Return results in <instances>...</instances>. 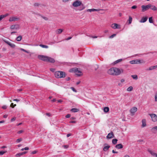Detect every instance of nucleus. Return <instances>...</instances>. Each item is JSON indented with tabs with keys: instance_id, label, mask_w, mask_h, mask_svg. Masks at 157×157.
<instances>
[{
	"instance_id": "obj_13",
	"label": "nucleus",
	"mask_w": 157,
	"mask_h": 157,
	"mask_svg": "<svg viewBox=\"0 0 157 157\" xmlns=\"http://www.w3.org/2000/svg\"><path fill=\"white\" fill-rule=\"evenodd\" d=\"M5 42L7 44H8L12 48H14L16 46L14 44H12L9 41H5Z\"/></svg>"
},
{
	"instance_id": "obj_3",
	"label": "nucleus",
	"mask_w": 157,
	"mask_h": 157,
	"mask_svg": "<svg viewBox=\"0 0 157 157\" xmlns=\"http://www.w3.org/2000/svg\"><path fill=\"white\" fill-rule=\"evenodd\" d=\"M55 77L57 78H61L65 77L66 74L64 71H59L55 72Z\"/></svg>"
},
{
	"instance_id": "obj_47",
	"label": "nucleus",
	"mask_w": 157,
	"mask_h": 157,
	"mask_svg": "<svg viewBox=\"0 0 157 157\" xmlns=\"http://www.w3.org/2000/svg\"><path fill=\"white\" fill-rule=\"evenodd\" d=\"M71 89L72 90L75 92H76L77 91L73 87H71Z\"/></svg>"
},
{
	"instance_id": "obj_38",
	"label": "nucleus",
	"mask_w": 157,
	"mask_h": 157,
	"mask_svg": "<svg viewBox=\"0 0 157 157\" xmlns=\"http://www.w3.org/2000/svg\"><path fill=\"white\" fill-rule=\"evenodd\" d=\"M22 155V152H21L20 153L17 154H16V156L17 157H20Z\"/></svg>"
},
{
	"instance_id": "obj_4",
	"label": "nucleus",
	"mask_w": 157,
	"mask_h": 157,
	"mask_svg": "<svg viewBox=\"0 0 157 157\" xmlns=\"http://www.w3.org/2000/svg\"><path fill=\"white\" fill-rule=\"evenodd\" d=\"M144 62L143 60H141L140 59H135L130 61V63L132 64L141 63Z\"/></svg>"
},
{
	"instance_id": "obj_20",
	"label": "nucleus",
	"mask_w": 157,
	"mask_h": 157,
	"mask_svg": "<svg viewBox=\"0 0 157 157\" xmlns=\"http://www.w3.org/2000/svg\"><path fill=\"white\" fill-rule=\"evenodd\" d=\"M77 70V68H72L71 69H70L69 70V72H76Z\"/></svg>"
},
{
	"instance_id": "obj_58",
	"label": "nucleus",
	"mask_w": 157,
	"mask_h": 157,
	"mask_svg": "<svg viewBox=\"0 0 157 157\" xmlns=\"http://www.w3.org/2000/svg\"><path fill=\"white\" fill-rule=\"evenodd\" d=\"M63 147L65 148H67L68 147V146L67 145H64L63 146Z\"/></svg>"
},
{
	"instance_id": "obj_48",
	"label": "nucleus",
	"mask_w": 157,
	"mask_h": 157,
	"mask_svg": "<svg viewBox=\"0 0 157 157\" xmlns=\"http://www.w3.org/2000/svg\"><path fill=\"white\" fill-rule=\"evenodd\" d=\"M137 7V6H136L134 5V6H132L131 7V8L132 9H135Z\"/></svg>"
},
{
	"instance_id": "obj_37",
	"label": "nucleus",
	"mask_w": 157,
	"mask_h": 157,
	"mask_svg": "<svg viewBox=\"0 0 157 157\" xmlns=\"http://www.w3.org/2000/svg\"><path fill=\"white\" fill-rule=\"evenodd\" d=\"M22 140V139L21 138L18 139L16 141V142L17 143H19Z\"/></svg>"
},
{
	"instance_id": "obj_19",
	"label": "nucleus",
	"mask_w": 157,
	"mask_h": 157,
	"mask_svg": "<svg viewBox=\"0 0 157 157\" xmlns=\"http://www.w3.org/2000/svg\"><path fill=\"white\" fill-rule=\"evenodd\" d=\"M79 110L78 109L74 108L71 109L70 111L72 112L75 113L79 111Z\"/></svg>"
},
{
	"instance_id": "obj_45",
	"label": "nucleus",
	"mask_w": 157,
	"mask_h": 157,
	"mask_svg": "<svg viewBox=\"0 0 157 157\" xmlns=\"http://www.w3.org/2000/svg\"><path fill=\"white\" fill-rule=\"evenodd\" d=\"M23 132H24V131L23 130H20L18 131L17 133L20 134H21V133H22Z\"/></svg>"
},
{
	"instance_id": "obj_5",
	"label": "nucleus",
	"mask_w": 157,
	"mask_h": 157,
	"mask_svg": "<svg viewBox=\"0 0 157 157\" xmlns=\"http://www.w3.org/2000/svg\"><path fill=\"white\" fill-rule=\"evenodd\" d=\"M38 57L39 59L45 62L47 61L48 59V56L43 55H39Z\"/></svg>"
},
{
	"instance_id": "obj_54",
	"label": "nucleus",
	"mask_w": 157,
	"mask_h": 157,
	"mask_svg": "<svg viewBox=\"0 0 157 157\" xmlns=\"http://www.w3.org/2000/svg\"><path fill=\"white\" fill-rule=\"evenodd\" d=\"M37 152V151H32L31 153V154H35Z\"/></svg>"
},
{
	"instance_id": "obj_50",
	"label": "nucleus",
	"mask_w": 157,
	"mask_h": 157,
	"mask_svg": "<svg viewBox=\"0 0 157 157\" xmlns=\"http://www.w3.org/2000/svg\"><path fill=\"white\" fill-rule=\"evenodd\" d=\"M15 120H16V118L15 117H13V118H11V122H13V121H15Z\"/></svg>"
},
{
	"instance_id": "obj_57",
	"label": "nucleus",
	"mask_w": 157,
	"mask_h": 157,
	"mask_svg": "<svg viewBox=\"0 0 157 157\" xmlns=\"http://www.w3.org/2000/svg\"><path fill=\"white\" fill-rule=\"evenodd\" d=\"M56 98H55V99H53L52 100H51V101L52 102H55L56 101Z\"/></svg>"
},
{
	"instance_id": "obj_34",
	"label": "nucleus",
	"mask_w": 157,
	"mask_h": 157,
	"mask_svg": "<svg viewBox=\"0 0 157 157\" xmlns=\"http://www.w3.org/2000/svg\"><path fill=\"white\" fill-rule=\"evenodd\" d=\"M133 90V87L132 86H130L129 87H128L127 89V90L128 91H132Z\"/></svg>"
},
{
	"instance_id": "obj_59",
	"label": "nucleus",
	"mask_w": 157,
	"mask_h": 157,
	"mask_svg": "<svg viewBox=\"0 0 157 157\" xmlns=\"http://www.w3.org/2000/svg\"><path fill=\"white\" fill-rule=\"evenodd\" d=\"M70 119L72 120H75L76 119V118L75 117H72Z\"/></svg>"
},
{
	"instance_id": "obj_49",
	"label": "nucleus",
	"mask_w": 157,
	"mask_h": 157,
	"mask_svg": "<svg viewBox=\"0 0 157 157\" xmlns=\"http://www.w3.org/2000/svg\"><path fill=\"white\" fill-rule=\"evenodd\" d=\"M76 122V121H70V123H75Z\"/></svg>"
},
{
	"instance_id": "obj_1",
	"label": "nucleus",
	"mask_w": 157,
	"mask_h": 157,
	"mask_svg": "<svg viewBox=\"0 0 157 157\" xmlns=\"http://www.w3.org/2000/svg\"><path fill=\"white\" fill-rule=\"evenodd\" d=\"M122 69H119L117 67H112L108 71V73L110 75H118L123 73Z\"/></svg>"
},
{
	"instance_id": "obj_61",
	"label": "nucleus",
	"mask_w": 157,
	"mask_h": 157,
	"mask_svg": "<svg viewBox=\"0 0 157 157\" xmlns=\"http://www.w3.org/2000/svg\"><path fill=\"white\" fill-rule=\"evenodd\" d=\"M46 115L49 117H50L51 116V114L49 113H46Z\"/></svg>"
},
{
	"instance_id": "obj_11",
	"label": "nucleus",
	"mask_w": 157,
	"mask_h": 157,
	"mask_svg": "<svg viewBox=\"0 0 157 157\" xmlns=\"http://www.w3.org/2000/svg\"><path fill=\"white\" fill-rule=\"evenodd\" d=\"M114 137V135L113 132H111L109 133L107 136H106V138L107 139H111L113 137Z\"/></svg>"
},
{
	"instance_id": "obj_26",
	"label": "nucleus",
	"mask_w": 157,
	"mask_h": 157,
	"mask_svg": "<svg viewBox=\"0 0 157 157\" xmlns=\"http://www.w3.org/2000/svg\"><path fill=\"white\" fill-rule=\"evenodd\" d=\"M7 15L8 14H7L5 15H0V21H1L3 18L7 16Z\"/></svg>"
},
{
	"instance_id": "obj_22",
	"label": "nucleus",
	"mask_w": 157,
	"mask_h": 157,
	"mask_svg": "<svg viewBox=\"0 0 157 157\" xmlns=\"http://www.w3.org/2000/svg\"><path fill=\"white\" fill-rule=\"evenodd\" d=\"M148 151L153 156L156 157L157 154L154 153V152L150 150H148Z\"/></svg>"
},
{
	"instance_id": "obj_56",
	"label": "nucleus",
	"mask_w": 157,
	"mask_h": 157,
	"mask_svg": "<svg viewBox=\"0 0 157 157\" xmlns=\"http://www.w3.org/2000/svg\"><path fill=\"white\" fill-rule=\"evenodd\" d=\"M2 108L4 109H6L7 108V106L6 105H3L2 107Z\"/></svg>"
},
{
	"instance_id": "obj_7",
	"label": "nucleus",
	"mask_w": 157,
	"mask_h": 157,
	"mask_svg": "<svg viewBox=\"0 0 157 157\" xmlns=\"http://www.w3.org/2000/svg\"><path fill=\"white\" fill-rule=\"evenodd\" d=\"M151 117L152 120L154 122L157 121V116L155 114H149Z\"/></svg>"
},
{
	"instance_id": "obj_8",
	"label": "nucleus",
	"mask_w": 157,
	"mask_h": 157,
	"mask_svg": "<svg viewBox=\"0 0 157 157\" xmlns=\"http://www.w3.org/2000/svg\"><path fill=\"white\" fill-rule=\"evenodd\" d=\"M137 110V108L136 107H134L132 108L130 110V112L132 114V115H133L135 112H136Z\"/></svg>"
},
{
	"instance_id": "obj_10",
	"label": "nucleus",
	"mask_w": 157,
	"mask_h": 157,
	"mask_svg": "<svg viewBox=\"0 0 157 157\" xmlns=\"http://www.w3.org/2000/svg\"><path fill=\"white\" fill-rule=\"evenodd\" d=\"M10 29H18L19 28V25H12L10 27Z\"/></svg>"
},
{
	"instance_id": "obj_41",
	"label": "nucleus",
	"mask_w": 157,
	"mask_h": 157,
	"mask_svg": "<svg viewBox=\"0 0 157 157\" xmlns=\"http://www.w3.org/2000/svg\"><path fill=\"white\" fill-rule=\"evenodd\" d=\"M16 104H14V105L13 104V103H11V105H10V106L12 108H14V107L15 106H16Z\"/></svg>"
},
{
	"instance_id": "obj_17",
	"label": "nucleus",
	"mask_w": 157,
	"mask_h": 157,
	"mask_svg": "<svg viewBox=\"0 0 157 157\" xmlns=\"http://www.w3.org/2000/svg\"><path fill=\"white\" fill-rule=\"evenodd\" d=\"M76 72H75V73L76 75H77L79 76H81L82 75V72L81 71L78 70V69L77 68V70Z\"/></svg>"
},
{
	"instance_id": "obj_9",
	"label": "nucleus",
	"mask_w": 157,
	"mask_h": 157,
	"mask_svg": "<svg viewBox=\"0 0 157 157\" xmlns=\"http://www.w3.org/2000/svg\"><path fill=\"white\" fill-rule=\"evenodd\" d=\"M111 27L114 29H120V25L116 23H113L112 24Z\"/></svg>"
},
{
	"instance_id": "obj_32",
	"label": "nucleus",
	"mask_w": 157,
	"mask_h": 157,
	"mask_svg": "<svg viewBox=\"0 0 157 157\" xmlns=\"http://www.w3.org/2000/svg\"><path fill=\"white\" fill-rule=\"evenodd\" d=\"M117 140L116 139H113L112 140V143L113 144H116L117 143Z\"/></svg>"
},
{
	"instance_id": "obj_44",
	"label": "nucleus",
	"mask_w": 157,
	"mask_h": 157,
	"mask_svg": "<svg viewBox=\"0 0 157 157\" xmlns=\"http://www.w3.org/2000/svg\"><path fill=\"white\" fill-rule=\"evenodd\" d=\"M104 10V9H95V11H99L100 10Z\"/></svg>"
},
{
	"instance_id": "obj_15",
	"label": "nucleus",
	"mask_w": 157,
	"mask_h": 157,
	"mask_svg": "<svg viewBox=\"0 0 157 157\" xmlns=\"http://www.w3.org/2000/svg\"><path fill=\"white\" fill-rule=\"evenodd\" d=\"M148 18L147 17H144L142 18L140 21L141 23H144L147 20Z\"/></svg>"
},
{
	"instance_id": "obj_62",
	"label": "nucleus",
	"mask_w": 157,
	"mask_h": 157,
	"mask_svg": "<svg viewBox=\"0 0 157 157\" xmlns=\"http://www.w3.org/2000/svg\"><path fill=\"white\" fill-rule=\"evenodd\" d=\"M112 152L113 153H117L118 152L117 151H114V150H113L112 151Z\"/></svg>"
},
{
	"instance_id": "obj_51",
	"label": "nucleus",
	"mask_w": 157,
	"mask_h": 157,
	"mask_svg": "<svg viewBox=\"0 0 157 157\" xmlns=\"http://www.w3.org/2000/svg\"><path fill=\"white\" fill-rule=\"evenodd\" d=\"M153 69H154V68L153 67V66H152L150 67L148 70H151Z\"/></svg>"
},
{
	"instance_id": "obj_14",
	"label": "nucleus",
	"mask_w": 157,
	"mask_h": 157,
	"mask_svg": "<svg viewBox=\"0 0 157 157\" xmlns=\"http://www.w3.org/2000/svg\"><path fill=\"white\" fill-rule=\"evenodd\" d=\"M107 144H104V145L105 146L104 147L103 150L105 151H107L110 147L109 145L107 146Z\"/></svg>"
},
{
	"instance_id": "obj_36",
	"label": "nucleus",
	"mask_w": 157,
	"mask_h": 157,
	"mask_svg": "<svg viewBox=\"0 0 157 157\" xmlns=\"http://www.w3.org/2000/svg\"><path fill=\"white\" fill-rule=\"evenodd\" d=\"M149 22L150 23H153V22L152 17H151L149 18Z\"/></svg>"
},
{
	"instance_id": "obj_60",
	"label": "nucleus",
	"mask_w": 157,
	"mask_h": 157,
	"mask_svg": "<svg viewBox=\"0 0 157 157\" xmlns=\"http://www.w3.org/2000/svg\"><path fill=\"white\" fill-rule=\"evenodd\" d=\"M25 150H28L29 149V148L28 147H26L24 148Z\"/></svg>"
},
{
	"instance_id": "obj_2",
	"label": "nucleus",
	"mask_w": 157,
	"mask_h": 157,
	"mask_svg": "<svg viewBox=\"0 0 157 157\" xmlns=\"http://www.w3.org/2000/svg\"><path fill=\"white\" fill-rule=\"evenodd\" d=\"M72 6L74 7H77L80 6V7L78 10L81 11L84 10L85 7L84 5L82 3V1L78 0H76L75 1L72 3Z\"/></svg>"
},
{
	"instance_id": "obj_43",
	"label": "nucleus",
	"mask_w": 157,
	"mask_h": 157,
	"mask_svg": "<svg viewBox=\"0 0 157 157\" xmlns=\"http://www.w3.org/2000/svg\"><path fill=\"white\" fill-rule=\"evenodd\" d=\"M116 35V34H113V35H111V36H110L109 37V38H113Z\"/></svg>"
},
{
	"instance_id": "obj_31",
	"label": "nucleus",
	"mask_w": 157,
	"mask_h": 157,
	"mask_svg": "<svg viewBox=\"0 0 157 157\" xmlns=\"http://www.w3.org/2000/svg\"><path fill=\"white\" fill-rule=\"evenodd\" d=\"M37 14H38V15H39L43 19H44L45 20L47 21V20H48V18L47 17L43 16H42L40 13H38Z\"/></svg>"
},
{
	"instance_id": "obj_30",
	"label": "nucleus",
	"mask_w": 157,
	"mask_h": 157,
	"mask_svg": "<svg viewBox=\"0 0 157 157\" xmlns=\"http://www.w3.org/2000/svg\"><path fill=\"white\" fill-rule=\"evenodd\" d=\"M132 18L130 16H129V19L128 20V24H130L132 23Z\"/></svg>"
},
{
	"instance_id": "obj_63",
	"label": "nucleus",
	"mask_w": 157,
	"mask_h": 157,
	"mask_svg": "<svg viewBox=\"0 0 157 157\" xmlns=\"http://www.w3.org/2000/svg\"><path fill=\"white\" fill-rule=\"evenodd\" d=\"M7 116H8V115H7L5 114L3 116V117L4 118H6L7 117Z\"/></svg>"
},
{
	"instance_id": "obj_25",
	"label": "nucleus",
	"mask_w": 157,
	"mask_h": 157,
	"mask_svg": "<svg viewBox=\"0 0 157 157\" xmlns=\"http://www.w3.org/2000/svg\"><path fill=\"white\" fill-rule=\"evenodd\" d=\"M109 111V108L108 107H105L104 109V112L107 113Z\"/></svg>"
},
{
	"instance_id": "obj_40",
	"label": "nucleus",
	"mask_w": 157,
	"mask_h": 157,
	"mask_svg": "<svg viewBox=\"0 0 157 157\" xmlns=\"http://www.w3.org/2000/svg\"><path fill=\"white\" fill-rule=\"evenodd\" d=\"M40 5V4L37 3H35L34 4V6H39Z\"/></svg>"
},
{
	"instance_id": "obj_42",
	"label": "nucleus",
	"mask_w": 157,
	"mask_h": 157,
	"mask_svg": "<svg viewBox=\"0 0 157 157\" xmlns=\"http://www.w3.org/2000/svg\"><path fill=\"white\" fill-rule=\"evenodd\" d=\"M6 151H0V155H3L4 153H5Z\"/></svg>"
},
{
	"instance_id": "obj_21",
	"label": "nucleus",
	"mask_w": 157,
	"mask_h": 157,
	"mask_svg": "<svg viewBox=\"0 0 157 157\" xmlns=\"http://www.w3.org/2000/svg\"><path fill=\"white\" fill-rule=\"evenodd\" d=\"M151 131L154 133H156L157 131V126L152 128L151 129Z\"/></svg>"
},
{
	"instance_id": "obj_64",
	"label": "nucleus",
	"mask_w": 157,
	"mask_h": 157,
	"mask_svg": "<svg viewBox=\"0 0 157 157\" xmlns=\"http://www.w3.org/2000/svg\"><path fill=\"white\" fill-rule=\"evenodd\" d=\"M153 67L154 68V69H155L157 68V65L153 66Z\"/></svg>"
},
{
	"instance_id": "obj_35",
	"label": "nucleus",
	"mask_w": 157,
	"mask_h": 157,
	"mask_svg": "<svg viewBox=\"0 0 157 157\" xmlns=\"http://www.w3.org/2000/svg\"><path fill=\"white\" fill-rule=\"evenodd\" d=\"M122 60V59H119L115 61L114 62V63L115 64H117V63L121 61Z\"/></svg>"
},
{
	"instance_id": "obj_27",
	"label": "nucleus",
	"mask_w": 157,
	"mask_h": 157,
	"mask_svg": "<svg viewBox=\"0 0 157 157\" xmlns=\"http://www.w3.org/2000/svg\"><path fill=\"white\" fill-rule=\"evenodd\" d=\"M131 77L133 79L135 80L138 79V76L136 75H132Z\"/></svg>"
},
{
	"instance_id": "obj_52",
	"label": "nucleus",
	"mask_w": 157,
	"mask_h": 157,
	"mask_svg": "<svg viewBox=\"0 0 157 157\" xmlns=\"http://www.w3.org/2000/svg\"><path fill=\"white\" fill-rule=\"evenodd\" d=\"M143 141H144L143 140H141V139L139 140H137V142H140V143L143 142Z\"/></svg>"
},
{
	"instance_id": "obj_29",
	"label": "nucleus",
	"mask_w": 157,
	"mask_h": 157,
	"mask_svg": "<svg viewBox=\"0 0 157 157\" xmlns=\"http://www.w3.org/2000/svg\"><path fill=\"white\" fill-rule=\"evenodd\" d=\"M22 38V36H19L17 37L16 40L18 41H20L21 40Z\"/></svg>"
},
{
	"instance_id": "obj_46",
	"label": "nucleus",
	"mask_w": 157,
	"mask_h": 157,
	"mask_svg": "<svg viewBox=\"0 0 157 157\" xmlns=\"http://www.w3.org/2000/svg\"><path fill=\"white\" fill-rule=\"evenodd\" d=\"M71 116V115L70 114H68L65 117L67 118H68L70 117Z\"/></svg>"
},
{
	"instance_id": "obj_53",
	"label": "nucleus",
	"mask_w": 157,
	"mask_h": 157,
	"mask_svg": "<svg viewBox=\"0 0 157 157\" xmlns=\"http://www.w3.org/2000/svg\"><path fill=\"white\" fill-rule=\"evenodd\" d=\"M71 79V78L69 77H68L67 78H66V80L67 81H68L70 80Z\"/></svg>"
},
{
	"instance_id": "obj_18",
	"label": "nucleus",
	"mask_w": 157,
	"mask_h": 157,
	"mask_svg": "<svg viewBox=\"0 0 157 157\" xmlns=\"http://www.w3.org/2000/svg\"><path fill=\"white\" fill-rule=\"evenodd\" d=\"M115 147L117 149H121L123 148V145L121 144H118L117 145H116L115 146Z\"/></svg>"
},
{
	"instance_id": "obj_6",
	"label": "nucleus",
	"mask_w": 157,
	"mask_h": 157,
	"mask_svg": "<svg viewBox=\"0 0 157 157\" xmlns=\"http://www.w3.org/2000/svg\"><path fill=\"white\" fill-rule=\"evenodd\" d=\"M151 6V4H149L146 6L142 5L141 6L142 12H144L150 8Z\"/></svg>"
},
{
	"instance_id": "obj_33",
	"label": "nucleus",
	"mask_w": 157,
	"mask_h": 157,
	"mask_svg": "<svg viewBox=\"0 0 157 157\" xmlns=\"http://www.w3.org/2000/svg\"><path fill=\"white\" fill-rule=\"evenodd\" d=\"M39 46L43 48H48V46L46 45H43V44H40Z\"/></svg>"
},
{
	"instance_id": "obj_55",
	"label": "nucleus",
	"mask_w": 157,
	"mask_h": 157,
	"mask_svg": "<svg viewBox=\"0 0 157 157\" xmlns=\"http://www.w3.org/2000/svg\"><path fill=\"white\" fill-rule=\"evenodd\" d=\"M155 101H157V93H156L155 96Z\"/></svg>"
},
{
	"instance_id": "obj_39",
	"label": "nucleus",
	"mask_w": 157,
	"mask_h": 157,
	"mask_svg": "<svg viewBox=\"0 0 157 157\" xmlns=\"http://www.w3.org/2000/svg\"><path fill=\"white\" fill-rule=\"evenodd\" d=\"M95 10V9H88L87 10V12H91V11H94Z\"/></svg>"
},
{
	"instance_id": "obj_23",
	"label": "nucleus",
	"mask_w": 157,
	"mask_h": 157,
	"mask_svg": "<svg viewBox=\"0 0 157 157\" xmlns=\"http://www.w3.org/2000/svg\"><path fill=\"white\" fill-rule=\"evenodd\" d=\"M63 31V29H58L56 31V32L57 34H60Z\"/></svg>"
},
{
	"instance_id": "obj_28",
	"label": "nucleus",
	"mask_w": 157,
	"mask_h": 157,
	"mask_svg": "<svg viewBox=\"0 0 157 157\" xmlns=\"http://www.w3.org/2000/svg\"><path fill=\"white\" fill-rule=\"evenodd\" d=\"M150 8L151 9L153 10H157L156 7L155 6H152L151 5Z\"/></svg>"
},
{
	"instance_id": "obj_24",
	"label": "nucleus",
	"mask_w": 157,
	"mask_h": 157,
	"mask_svg": "<svg viewBox=\"0 0 157 157\" xmlns=\"http://www.w3.org/2000/svg\"><path fill=\"white\" fill-rule=\"evenodd\" d=\"M142 126L143 127H145L146 125V121L145 119H143L142 120Z\"/></svg>"
},
{
	"instance_id": "obj_16",
	"label": "nucleus",
	"mask_w": 157,
	"mask_h": 157,
	"mask_svg": "<svg viewBox=\"0 0 157 157\" xmlns=\"http://www.w3.org/2000/svg\"><path fill=\"white\" fill-rule=\"evenodd\" d=\"M47 62L51 63H54L55 62V60L54 59L48 57V59Z\"/></svg>"
},
{
	"instance_id": "obj_12",
	"label": "nucleus",
	"mask_w": 157,
	"mask_h": 157,
	"mask_svg": "<svg viewBox=\"0 0 157 157\" xmlns=\"http://www.w3.org/2000/svg\"><path fill=\"white\" fill-rule=\"evenodd\" d=\"M19 20V18H18L17 17H13L10 18L9 21H18Z\"/></svg>"
}]
</instances>
